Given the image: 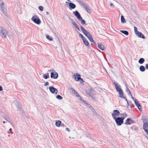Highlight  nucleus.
I'll return each instance as SVG.
<instances>
[{
    "mask_svg": "<svg viewBox=\"0 0 148 148\" xmlns=\"http://www.w3.org/2000/svg\"><path fill=\"white\" fill-rule=\"evenodd\" d=\"M66 130L67 131H68V132H70V129L68 127L66 128Z\"/></svg>",
    "mask_w": 148,
    "mask_h": 148,
    "instance_id": "603ef678",
    "label": "nucleus"
},
{
    "mask_svg": "<svg viewBox=\"0 0 148 148\" xmlns=\"http://www.w3.org/2000/svg\"><path fill=\"white\" fill-rule=\"evenodd\" d=\"M112 115L113 119H115L116 118V116H118L120 115V112L117 110H114L112 114Z\"/></svg>",
    "mask_w": 148,
    "mask_h": 148,
    "instance_id": "1a4fd4ad",
    "label": "nucleus"
},
{
    "mask_svg": "<svg viewBox=\"0 0 148 148\" xmlns=\"http://www.w3.org/2000/svg\"><path fill=\"white\" fill-rule=\"evenodd\" d=\"M81 38H82V39L83 41L86 39V38L83 36H82V37Z\"/></svg>",
    "mask_w": 148,
    "mask_h": 148,
    "instance_id": "09e8293b",
    "label": "nucleus"
},
{
    "mask_svg": "<svg viewBox=\"0 0 148 148\" xmlns=\"http://www.w3.org/2000/svg\"><path fill=\"white\" fill-rule=\"evenodd\" d=\"M92 42L91 44V45L93 46L96 47L97 46V44L95 42V41L93 39V41H90Z\"/></svg>",
    "mask_w": 148,
    "mask_h": 148,
    "instance_id": "2f4dec72",
    "label": "nucleus"
},
{
    "mask_svg": "<svg viewBox=\"0 0 148 148\" xmlns=\"http://www.w3.org/2000/svg\"><path fill=\"white\" fill-rule=\"evenodd\" d=\"M86 105L87 106V107H88L90 110L92 109V107L90 105L89 103H88L86 104Z\"/></svg>",
    "mask_w": 148,
    "mask_h": 148,
    "instance_id": "c9c22d12",
    "label": "nucleus"
},
{
    "mask_svg": "<svg viewBox=\"0 0 148 148\" xmlns=\"http://www.w3.org/2000/svg\"><path fill=\"white\" fill-rule=\"evenodd\" d=\"M4 118L7 121H8V122H10V121H9L10 119L9 118V117L8 116H5V117H4Z\"/></svg>",
    "mask_w": 148,
    "mask_h": 148,
    "instance_id": "58836bf2",
    "label": "nucleus"
},
{
    "mask_svg": "<svg viewBox=\"0 0 148 148\" xmlns=\"http://www.w3.org/2000/svg\"><path fill=\"white\" fill-rule=\"evenodd\" d=\"M56 97L57 99L60 100H61L63 99L62 97L60 95H57Z\"/></svg>",
    "mask_w": 148,
    "mask_h": 148,
    "instance_id": "72a5a7b5",
    "label": "nucleus"
},
{
    "mask_svg": "<svg viewBox=\"0 0 148 148\" xmlns=\"http://www.w3.org/2000/svg\"><path fill=\"white\" fill-rule=\"evenodd\" d=\"M129 105L131 107V108H132V103L130 102V103H129Z\"/></svg>",
    "mask_w": 148,
    "mask_h": 148,
    "instance_id": "4d7b16f0",
    "label": "nucleus"
},
{
    "mask_svg": "<svg viewBox=\"0 0 148 148\" xmlns=\"http://www.w3.org/2000/svg\"><path fill=\"white\" fill-rule=\"evenodd\" d=\"M58 74L56 72H51V73L50 77L51 78H53L54 79H56L58 78Z\"/></svg>",
    "mask_w": 148,
    "mask_h": 148,
    "instance_id": "ddd939ff",
    "label": "nucleus"
},
{
    "mask_svg": "<svg viewBox=\"0 0 148 148\" xmlns=\"http://www.w3.org/2000/svg\"><path fill=\"white\" fill-rule=\"evenodd\" d=\"M143 121L144 123L143 129L146 132L147 134L148 135V123L147 122V119L146 118H143Z\"/></svg>",
    "mask_w": 148,
    "mask_h": 148,
    "instance_id": "39448f33",
    "label": "nucleus"
},
{
    "mask_svg": "<svg viewBox=\"0 0 148 148\" xmlns=\"http://www.w3.org/2000/svg\"><path fill=\"white\" fill-rule=\"evenodd\" d=\"M73 25L76 29L79 31L80 30L79 25H78L75 22L74 23H73Z\"/></svg>",
    "mask_w": 148,
    "mask_h": 148,
    "instance_id": "a211bd4d",
    "label": "nucleus"
},
{
    "mask_svg": "<svg viewBox=\"0 0 148 148\" xmlns=\"http://www.w3.org/2000/svg\"><path fill=\"white\" fill-rule=\"evenodd\" d=\"M60 126L62 127H64V123H61V124L60 125Z\"/></svg>",
    "mask_w": 148,
    "mask_h": 148,
    "instance_id": "6e6d98bb",
    "label": "nucleus"
},
{
    "mask_svg": "<svg viewBox=\"0 0 148 148\" xmlns=\"http://www.w3.org/2000/svg\"><path fill=\"white\" fill-rule=\"evenodd\" d=\"M75 94V95H76V96L77 97H79V96L80 97L78 93V92H76Z\"/></svg>",
    "mask_w": 148,
    "mask_h": 148,
    "instance_id": "8fccbe9b",
    "label": "nucleus"
},
{
    "mask_svg": "<svg viewBox=\"0 0 148 148\" xmlns=\"http://www.w3.org/2000/svg\"><path fill=\"white\" fill-rule=\"evenodd\" d=\"M120 31L121 33H123L126 35H128L129 34V33L127 31L121 30Z\"/></svg>",
    "mask_w": 148,
    "mask_h": 148,
    "instance_id": "bb28decb",
    "label": "nucleus"
},
{
    "mask_svg": "<svg viewBox=\"0 0 148 148\" xmlns=\"http://www.w3.org/2000/svg\"><path fill=\"white\" fill-rule=\"evenodd\" d=\"M16 106L18 110L21 112H22L23 110L21 107V105L20 103L17 101L16 103Z\"/></svg>",
    "mask_w": 148,
    "mask_h": 148,
    "instance_id": "4468645a",
    "label": "nucleus"
},
{
    "mask_svg": "<svg viewBox=\"0 0 148 148\" xmlns=\"http://www.w3.org/2000/svg\"><path fill=\"white\" fill-rule=\"evenodd\" d=\"M98 46L99 48L102 50L103 51L104 50V46L101 43H98Z\"/></svg>",
    "mask_w": 148,
    "mask_h": 148,
    "instance_id": "f3484780",
    "label": "nucleus"
},
{
    "mask_svg": "<svg viewBox=\"0 0 148 148\" xmlns=\"http://www.w3.org/2000/svg\"><path fill=\"white\" fill-rule=\"evenodd\" d=\"M74 78L75 80L77 81H81L82 82H84L83 79L81 78L80 75L79 74L77 73L74 75Z\"/></svg>",
    "mask_w": 148,
    "mask_h": 148,
    "instance_id": "6e6552de",
    "label": "nucleus"
},
{
    "mask_svg": "<svg viewBox=\"0 0 148 148\" xmlns=\"http://www.w3.org/2000/svg\"><path fill=\"white\" fill-rule=\"evenodd\" d=\"M120 115L121 116H123V117H126L127 116L126 114L125 113H124L120 114Z\"/></svg>",
    "mask_w": 148,
    "mask_h": 148,
    "instance_id": "e433bc0d",
    "label": "nucleus"
},
{
    "mask_svg": "<svg viewBox=\"0 0 148 148\" xmlns=\"http://www.w3.org/2000/svg\"><path fill=\"white\" fill-rule=\"evenodd\" d=\"M134 28L135 32L136 34L138 32V31L137 30V28L136 27H134Z\"/></svg>",
    "mask_w": 148,
    "mask_h": 148,
    "instance_id": "a19ab883",
    "label": "nucleus"
},
{
    "mask_svg": "<svg viewBox=\"0 0 148 148\" xmlns=\"http://www.w3.org/2000/svg\"><path fill=\"white\" fill-rule=\"evenodd\" d=\"M79 3L81 6H82L84 8L87 5L86 3L82 1H80Z\"/></svg>",
    "mask_w": 148,
    "mask_h": 148,
    "instance_id": "412c9836",
    "label": "nucleus"
},
{
    "mask_svg": "<svg viewBox=\"0 0 148 148\" xmlns=\"http://www.w3.org/2000/svg\"><path fill=\"white\" fill-rule=\"evenodd\" d=\"M43 77L45 79H47L49 78V73H47L46 74H44L43 75Z\"/></svg>",
    "mask_w": 148,
    "mask_h": 148,
    "instance_id": "b1692460",
    "label": "nucleus"
},
{
    "mask_svg": "<svg viewBox=\"0 0 148 148\" xmlns=\"http://www.w3.org/2000/svg\"><path fill=\"white\" fill-rule=\"evenodd\" d=\"M71 90L72 91V92H73V93H75V92H76L75 90L73 88H72L71 89Z\"/></svg>",
    "mask_w": 148,
    "mask_h": 148,
    "instance_id": "37998d69",
    "label": "nucleus"
},
{
    "mask_svg": "<svg viewBox=\"0 0 148 148\" xmlns=\"http://www.w3.org/2000/svg\"><path fill=\"white\" fill-rule=\"evenodd\" d=\"M121 23H125L126 22L124 16L123 15H121Z\"/></svg>",
    "mask_w": 148,
    "mask_h": 148,
    "instance_id": "393cba45",
    "label": "nucleus"
},
{
    "mask_svg": "<svg viewBox=\"0 0 148 148\" xmlns=\"http://www.w3.org/2000/svg\"><path fill=\"white\" fill-rule=\"evenodd\" d=\"M39 9L41 11H42L43 10V8L42 6H39L38 7Z\"/></svg>",
    "mask_w": 148,
    "mask_h": 148,
    "instance_id": "4c0bfd02",
    "label": "nucleus"
},
{
    "mask_svg": "<svg viewBox=\"0 0 148 148\" xmlns=\"http://www.w3.org/2000/svg\"><path fill=\"white\" fill-rule=\"evenodd\" d=\"M79 3L80 2V1H81L82 0H76Z\"/></svg>",
    "mask_w": 148,
    "mask_h": 148,
    "instance_id": "bf43d9fd",
    "label": "nucleus"
},
{
    "mask_svg": "<svg viewBox=\"0 0 148 148\" xmlns=\"http://www.w3.org/2000/svg\"><path fill=\"white\" fill-rule=\"evenodd\" d=\"M134 103L137 107L140 106V104L137 99H134Z\"/></svg>",
    "mask_w": 148,
    "mask_h": 148,
    "instance_id": "c85d7f7f",
    "label": "nucleus"
},
{
    "mask_svg": "<svg viewBox=\"0 0 148 148\" xmlns=\"http://www.w3.org/2000/svg\"><path fill=\"white\" fill-rule=\"evenodd\" d=\"M49 84V83L48 82H46L44 84V86H46L47 85H48Z\"/></svg>",
    "mask_w": 148,
    "mask_h": 148,
    "instance_id": "a18cd8bd",
    "label": "nucleus"
},
{
    "mask_svg": "<svg viewBox=\"0 0 148 148\" xmlns=\"http://www.w3.org/2000/svg\"><path fill=\"white\" fill-rule=\"evenodd\" d=\"M52 71V72H53V69H51L49 71Z\"/></svg>",
    "mask_w": 148,
    "mask_h": 148,
    "instance_id": "680f3d73",
    "label": "nucleus"
},
{
    "mask_svg": "<svg viewBox=\"0 0 148 148\" xmlns=\"http://www.w3.org/2000/svg\"><path fill=\"white\" fill-rule=\"evenodd\" d=\"M69 8L70 10L74 9L76 7V5L72 3H69Z\"/></svg>",
    "mask_w": 148,
    "mask_h": 148,
    "instance_id": "dca6fc26",
    "label": "nucleus"
},
{
    "mask_svg": "<svg viewBox=\"0 0 148 148\" xmlns=\"http://www.w3.org/2000/svg\"><path fill=\"white\" fill-rule=\"evenodd\" d=\"M125 119L124 117H119L114 119L117 126H120L123 123V120Z\"/></svg>",
    "mask_w": 148,
    "mask_h": 148,
    "instance_id": "20e7f679",
    "label": "nucleus"
},
{
    "mask_svg": "<svg viewBox=\"0 0 148 148\" xmlns=\"http://www.w3.org/2000/svg\"><path fill=\"white\" fill-rule=\"evenodd\" d=\"M145 61V59L143 58H141L139 59L138 62L139 64H142L144 63Z\"/></svg>",
    "mask_w": 148,
    "mask_h": 148,
    "instance_id": "5701e85b",
    "label": "nucleus"
},
{
    "mask_svg": "<svg viewBox=\"0 0 148 148\" xmlns=\"http://www.w3.org/2000/svg\"><path fill=\"white\" fill-rule=\"evenodd\" d=\"M5 122H5V121H3V123H5Z\"/></svg>",
    "mask_w": 148,
    "mask_h": 148,
    "instance_id": "0e129e2a",
    "label": "nucleus"
},
{
    "mask_svg": "<svg viewBox=\"0 0 148 148\" xmlns=\"http://www.w3.org/2000/svg\"><path fill=\"white\" fill-rule=\"evenodd\" d=\"M69 138H71V137L70 136H69Z\"/></svg>",
    "mask_w": 148,
    "mask_h": 148,
    "instance_id": "338daca9",
    "label": "nucleus"
},
{
    "mask_svg": "<svg viewBox=\"0 0 148 148\" xmlns=\"http://www.w3.org/2000/svg\"><path fill=\"white\" fill-rule=\"evenodd\" d=\"M50 92L52 93H55L56 94H57L58 90L57 89L53 86H50L49 88Z\"/></svg>",
    "mask_w": 148,
    "mask_h": 148,
    "instance_id": "9b49d317",
    "label": "nucleus"
},
{
    "mask_svg": "<svg viewBox=\"0 0 148 148\" xmlns=\"http://www.w3.org/2000/svg\"><path fill=\"white\" fill-rule=\"evenodd\" d=\"M46 38L50 41H52L53 40V38L52 37H50V36L49 35L46 36Z\"/></svg>",
    "mask_w": 148,
    "mask_h": 148,
    "instance_id": "473e14b6",
    "label": "nucleus"
},
{
    "mask_svg": "<svg viewBox=\"0 0 148 148\" xmlns=\"http://www.w3.org/2000/svg\"><path fill=\"white\" fill-rule=\"evenodd\" d=\"M69 19L70 21H71V22L72 23V24H73V23H74L75 21H74V20L71 18L70 17H69Z\"/></svg>",
    "mask_w": 148,
    "mask_h": 148,
    "instance_id": "49530a36",
    "label": "nucleus"
},
{
    "mask_svg": "<svg viewBox=\"0 0 148 148\" xmlns=\"http://www.w3.org/2000/svg\"><path fill=\"white\" fill-rule=\"evenodd\" d=\"M146 138H147V139L148 140V137H147V136H146Z\"/></svg>",
    "mask_w": 148,
    "mask_h": 148,
    "instance_id": "69168bd1",
    "label": "nucleus"
},
{
    "mask_svg": "<svg viewBox=\"0 0 148 148\" xmlns=\"http://www.w3.org/2000/svg\"><path fill=\"white\" fill-rule=\"evenodd\" d=\"M139 70L143 72L145 71V68L144 66L141 65L139 67Z\"/></svg>",
    "mask_w": 148,
    "mask_h": 148,
    "instance_id": "4be33fe9",
    "label": "nucleus"
},
{
    "mask_svg": "<svg viewBox=\"0 0 148 148\" xmlns=\"http://www.w3.org/2000/svg\"><path fill=\"white\" fill-rule=\"evenodd\" d=\"M131 97L132 99L134 101V99H134V97L132 96V95Z\"/></svg>",
    "mask_w": 148,
    "mask_h": 148,
    "instance_id": "052dcab7",
    "label": "nucleus"
},
{
    "mask_svg": "<svg viewBox=\"0 0 148 148\" xmlns=\"http://www.w3.org/2000/svg\"><path fill=\"white\" fill-rule=\"evenodd\" d=\"M113 83L115 85V87L117 91L119 92V97L121 98H123L124 97L123 96L124 94L123 90L121 88V86L116 81H114Z\"/></svg>",
    "mask_w": 148,
    "mask_h": 148,
    "instance_id": "f257e3e1",
    "label": "nucleus"
},
{
    "mask_svg": "<svg viewBox=\"0 0 148 148\" xmlns=\"http://www.w3.org/2000/svg\"><path fill=\"white\" fill-rule=\"evenodd\" d=\"M4 3L3 2L2 3L0 4V7L1 10L2 12L3 13V14L6 16H7L8 14L7 12H6L5 10H6V9L3 6H4Z\"/></svg>",
    "mask_w": 148,
    "mask_h": 148,
    "instance_id": "9d476101",
    "label": "nucleus"
},
{
    "mask_svg": "<svg viewBox=\"0 0 148 148\" xmlns=\"http://www.w3.org/2000/svg\"><path fill=\"white\" fill-rule=\"evenodd\" d=\"M1 29L0 30V32L2 34V36L3 38H5L7 35H8L7 31L5 29L1 27Z\"/></svg>",
    "mask_w": 148,
    "mask_h": 148,
    "instance_id": "0eeeda50",
    "label": "nucleus"
},
{
    "mask_svg": "<svg viewBox=\"0 0 148 148\" xmlns=\"http://www.w3.org/2000/svg\"><path fill=\"white\" fill-rule=\"evenodd\" d=\"M110 6H114L113 4L112 3H110Z\"/></svg>",
    "mask_w": 148,
    "mask_h": 148,
    "instance_id": "13d9d810",
    "label": "nucleus"
},
{
    "mask_svg": "<svg viewBox=\"0 0 148 148\" xmlns=\"http://www.w3.org/2000/svg\"><path fill=\"white\" fill-rule=\"evenodd\" d=\"M84 103V104H86V105L88 103L85 100L82 99L81 100Z\"/></svg>",
    "mask_w": 148,
    "mask_h": 148,
    "instance_id": "c03bdc74",
    "label": "nucleus"
},
{
    "mask_svg": "<svg viewBox=\"0 0 148 148\" xmlns=\"http://www.w3.org/2000/svg\"><path fill=\"white\" fill-rule=\"evenodd\" d=\"M138 108V109L140 111H141L142 110V109L141 108V106L140 105V106L137 107Z\"/></svg>",
    "mask_w": 148,
    "mask_h": 148,
    "instance_id": "79ce46f5",
    "label": "nucleus"
},
{
    "mask_svg": "<svg viewBox=\"0 0 148 148\" xmlns=\"http://www.w3.org/2000/svg\"><path fill=\"white\" fill-rule=\"evenodd\" d=\"M84 8L89 13L90 12V10L89 9L88 6L87 5Z\"/></svg>",
    "mask_w": 148,
    "mask_h": 148,
    "instance_id": "7c9ffc66",
    "label": "nucleus"
},
{
    "mask_svg": "<svg viewBox=\"0 0 148 148\" xmlns=\"http://www.w3.org/2000/svg\"><path fill=\"white\" fill-rule=\"evenodd\" d=\"M69 1H70V0H67Z\"/></svg>",
    "mask_w": 148,
    "mask_h": 148,
    "instance_id": "774afa93",
    "label": "nucleus"
},
{
    "mask_svg": "<svg viewBox=\"0 0 148 148\" xmlns=\"http://www.w3.org/2000/svg\"><path fill=\"white\" fill-rule=\"evenodd\" d=\"M135 123V121L134 120L131 119L130 118H128L126 120L125 123L124 124L126 125H131L132 123Z\"/></svg>",
    "mask_w": 148,
    "mask_h": 148,
    "instance_id": "f8f14e48",
    "label": "nucleus"
},
{
    "mask_svg": "<svg viewBox=\"0 0 148 148\" xmlns=\"http://www.w3.org/2000/svg\"><path fill=\"white\" fill-rule=\"evenodd\" d=\"M3 90V88L2 86L0 85V91H1Z\"/></svg>",
    "mask_w": 148,
    "mask_h": 148,
    "instance_id": "5fc2aeb1",
    "label": "nucleus"
},
{
    "mask_svg": "<svg viewBox=\"0 0 148 148\" xmlns=\"http://www.w3.org/2000/svg\"><path fill=\"white\" fill-rule=\"evenodd\" d=\"M31 19L34 23L37 24L39 25L41 23V21L40 19L36 15L33 16Z\"/></svg>",
    "mask_w": 148,
    "mask_h": 148,
    "instance_id": "423d86ee",
    "label": "nucleus"
},
{
    "mask_svg": "<svg viewBox=\"0 0 148 148\" xmlns=\"http://www.w3.org/2000/svg\"><path fill=\"white\" fill-rule=\"evenodd\" d=\"M130 128L133 131H136L138 129L137 127L136 126H131L130 127Z\"/></svg>",
    "mask_w": 148,
    "mask_h": 148,
    "instance_id": "c756f323",
    "label": "nucleus"
},
{
    "mask_svg": "<svg viewBox=\"0 0 148 148\" xmlns=\"http://www.w3.org/2000/svg\"><path fill=\"white\" fill-rule=\"evenodd\" d=\"M136 34L137 35L139 38H142L143 39H144L145 38V37L144 35L140 32H138Z\"/></svg>",
    "mask_w": 148,
    "mask_h": 148,
    "instance_id": "2eb2a0df",
    "label": "nucleus"
},
{
    "mask_svg": "<svg viewBox=\"0 0 148 148\" xmlns=\"http://www.w3.org/2000/svg\"><path fill=\"white\" fill-rule=\"evenodd\" d=\"M61 121L60 120L56 121L55 125L56 126L59 127L60 126Z\"/></svg>",
    "mask_w": 148,
    "mask_h": 148,
    "instance_id": "aec40b11",
    "label": "nucleus"
},
{
    "mask_svg": "<svg viewBox=\"0 0 148 148\" xmlns=\"http://www.w3.org/2000/svg\"><path fill=\"white\" fill-rule=\"evenodd\" d=\"M93 91V90L92 89H91L89 90L88 91V95H89V96L91 97H92L93 95V94L92 92Z\"/></svg>",
    "mask_w": 148,
    "mask_h": 148,
    "instance_id": "cd10ccee",
    "label": "nucleus"
},
{
    "mask_svg": "<svg viewBox=\"0 0 148 148\" xmlns=\"http://www.w3.org/2000/svg\"><path fill=\"white\" fill-rule=\"evenodd\" d=\"M83 42L86 46H87L88 47H90L89 43L88 42V41L86 39L85 40H84Z\"/></svg>",
    "mask_w": 148,
    "mask_h": 148,
    "instance_id": "6ab92c4d",
    "label": "nucleus"
},
{
    "mask_svg": "<svg viewBox=\"0 0 148 148\" xmlns=\"http://www.w3.org/2000/svg\"><path fill=\"white\" fill-rule=\"evenodd\" d=\"M145 68L146 69H148V64H145Z\"/></svg>",
    "mask_w": 148,
    "mask_h": 148,
    "instance_id": "3c124183",
    "label": "nucleus"
},
{
    "mask_svg": "<svg viewBox=\"0 0 148 148\" xmlns=\"http://www.w3.org/2000/svg\"><path fill=\"white\" fill-rule=\"evenodd\" d=\"M12 129L11 128L10 129L9 131L8 132V134H10V133H11L12 134L13 133V132H12Z\"/></svg>",
    "mask_w": 148,
    "mask_h": 148,
    "instance_id": "ea45409f",
    "label": "nucleus"
},
{
    "mask_svg": "<svg viewBox=\"0 0 148 148\" xmlns=\"http://www.w3.org/2000/svg\"><path fill=\"white\" fill-rule=\"evenodd\" d=\"M46 14L47 15L49 14V12H46Z\"/></svg>",
    "mask_w": 148,
    "mask_h": 148,
    "instance_id": "e2e57ef3",
    "label": "nucleus"
},
{
    "mask_svg": "<svg viewBox=\"0 0 148 148\" xmlns=\"http://www.w3.org/2000/svg\"><path fill=\"white\" fill-rule=\"evenodd\" d=\"M73 13L77 17L78 20L81 21V23L82 25H84L86 24L85 21L83 19L80 13L77 10L73 12Z\"/></svg>",
    "mask_w": 148,
    "mask_h": 148,
    "instance_id": "7ed1b4c3",
    "label": "nucleus"
},
{
    "mask_svg": "<svg viewBox=\"0 0 148 148\" xmlns=\"http://www.w3.org/2000/svg\"><path fill=\"white\" fill-rule=\"evenodd\" d=\"M80 27L82 32L88 38L89 41L90 42L91 41H93V39L92 38L91 34L87 30L84 29V28L82 25H80Z\"/></svg>",
    "mask_w": 148,
    "mask_h": 148,
    "instance_id": "f03ea898",
    "label": "nucleus"
},
{
    "mask_svg": "<svg viewBox=\"0 0 148 148\" xmlns=\"http://www.w3.org/2000/svg\"><path fill=\"white\" fill-rule=\"evenodd\" d=\"M123 98H124V99H125V100L126 101H127V104H129V103H128V101H127V99L126 97H123Z\"/></svg>",
    "mask_w": 148,
    "mask_h": 148,
    "instance_id": "de8ad7c7",
    "label": "nucleus"
},
{
    "mask_svg": "<svg viewBox=\"0 0 148 148\" xmlns=\"http://www.w3.org/2000/svg\"><path fill=\"white\" fill-rule=\"evenodd\" d=\"M126 91L127 92V94H128V95H130L131 96H132L131 93L127 86H126Z\"/></svg>",
    "mask_w": 148,
    "mask_h": 148,
    "instance_id": "a878e982",
    "label": "nucleus"
},
{
    "mask_svg": "<svg viewBox=\"0 0 148 148\" xmlns=\"http://www.w3.org/2000/svg\"><path fill=\"white\" fill-rule=\"evenodd\" d=\"M91 110L92 111V113L94 114H97V112H96V111L94 110L93 108H92V109H91Z\"/></svg>",
    "mask_w": 148,
    "mask_h": 148,
    "instance_id": "f704fd0d",
    "label": "nucleus"
},
{
    "mask_svg": "<svg viewBox=\"0 0 148 148\" xmlns=\"http://www.w3.org/2000/svg\"><path fill=\"white\" fill-rule=\"evenodd\" d=\"M78 33H79V37H82L83 36V35L81 34L79 32H78Z\"/></svg>",
    "mask_w": 148,
    "mask_h": 148,
    "instance_id": "864d4df0",
    "label": "nucleus"
}]
</instances>
